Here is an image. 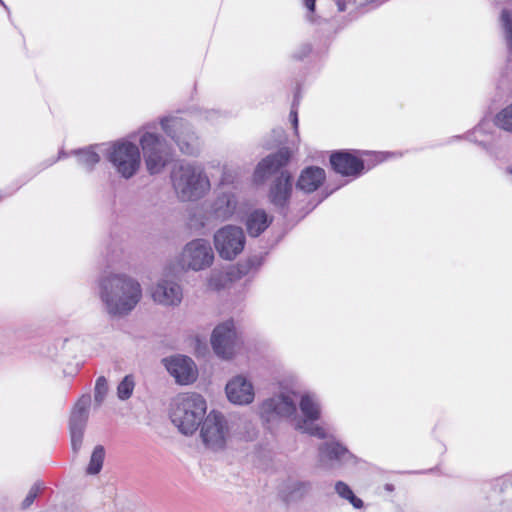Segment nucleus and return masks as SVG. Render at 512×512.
Segmentation results:
<instances>
[{
	"label": "nucleus",
	"mask_w": 512,
	"mask_h": 512,
	"mask_svg": "<svg viewBox=\"0 0 512 512\" xmlns=\"http://www.w3.org/2000/svg\"><path fill=\"white\" fill-rule=\"evenodd\" d=\"M155 123H149L140 130L139 145L144 163L150 175L161 173L173 160L172 148L161 135L153 132Z\"/></svg>",
	"instance_id": "nucleus-4"
},
{
	"label": "nucleus",
	"mask_w": 512,
	"mask_h": 512,
	"mask_svg": "<svg viewBox=\"0 0 512 512\" xmlns=\"http://www.w3.org/2000/svg\"><path fill=\"white\" fill-rule=\"evenodd\" d=\"M501 20L505 32L507 45L510 52L512 53V14L509 13L507 10H503Z\"/></svg>",
	"instance_id": "nucleus-32"
},
{
	"label": "nucleus",
	"mask_w": 512,
	"mask_h": 512,
	"mask_svg": "<svg viewBox=\"0 0 512 512\" xmlns=\"http://www.w3.org/2000/svg\"><path fill=\"white\" fill-rule=\"evenodd\" d=\"M206 409V401L201 395L180 394L173 400L170 418L182 434L192 435L203 420Z\"/></svg>",
	"instance_id": "nucleus-3"
},
{
	"label": "nucleus",
	"mask_w": 512,
	"mask_h": 512,
	"mask_svg": "<svg viewBox=\"0 0 512 512\" xmlns=\"http://www.w3.org/2000/svg\"><path fill=\"white\" fill-rule=\"evenodd\" d=\"M272 217L263 209H256L248 214L246 228L250 236L257 237L263 233L272 223Z\"/></svg>",
	"instance_id": "nucleus-25"
},
{
	"label": "nucleus",
	"mask_w": 512,
	"mask_h": 512,
	"mask_svg": "<svg viewBox=\"0 0 512 512\" xmlns=\"http://www.w3.org/2000/svg\"><path fill=\"white\" fill-rule=\"evenodd\" d=\"M105 458V450L101 445H97L91 455L90 462L87 467V474L96 475L98 474L103 466Z\"/></svg>",
	"instance_id": "nucleus-28"
},
{
	"label": "nucleus",
	"mask_w": 512,
	"mask_h": 512,
	"mask_svg": "<svg viewBox=\"0 0 512 512\" xmlns=\"http://www.w3.org/2000/svg\"><path fill=\"white\" fill-rule=\"evenodd\" d=\"M299 408L303 417L295 416V428L310 436L325 439L327 437L325 429L314 423L321 416V404L318 397L313 393L302 394L299 400Z\"/></svg>",
	"instance_id": "nucleus-7"
},
{
	"label": "nucleus",
	"mask_w": 512,
	"mask_h": 512,
	"mask_svg": "<svg viewBox=\"0 0 512 512\" xmlns=\"http://www.w3.org/2000/svg\"><path fill=\"white\" fill-rule=\"evenodd\" d=\"M160 125L164 133L175 142L183 154L193 156L199 152V137L185 119L178 116H166L160 119Z\"/></svg>",
	"instance_id": "nucleus-5"
},
{
	"label": "nucleus",
	"mask_w": 512,
	"mask_h": 512,
	"mask_svg": "<svg viewBox=\"0 0 512 512\" xmlns=\"http://www.w3.org/2000/svg\"><path fill=\"white\" fill-rule=\"evenodd\" d=\"M330 163L335 172L346 177L357 178L365 170L363 160L345 150L332 153Z\"/></svg>",
	"instance_id": "nucleus-17"
},
{
	"label": "nucleus",
	"mask_w": 512,
	"mask_h": 512,
	"mask_svg": "<svg viewBox=\"0 0 512 512\" xmlns=\"http://www.w3.org/2000/svg\"><path fill=\"white\" fill-rule=\"evenodd\" d=\"M90 395H82L75 403L69 418L71 446L75 453L82 447L85 428L89 418Z\"/></svg>",
	"instance_id": "nucleus-12"
},
{
	"label": "nucleus",
	"mask_w": 512,
	"mask_h": 512,
	"mask_svg": "<svg viewBox=\"0 0 512 512\" xmlns=\"http://www.w3.org/2000/svg\"><path fill=\"white\" fill-rule=\"evenodd\" d=\"M351 459L352 454L339 442L327 441L318 447V466L322 469L339 468Z\"/></svg>",
	"instance_id": "nucleus-14"
},
{
	"label": "nucleus",
	"mask_w": 512,
	"mask_h": 512,
	"mask_svg": "<svg viewBox=\"0 0 512 512\" xmlns=\"http://www.w3.org/2000/svg\"><path fill=\"white\" fill-rule=\"evenodd\" d=\"M289 158L290 154L287 149H281L277 153L267 156L257 165L254 173L255 179L263 181L266 177L285 166Z\"/></svg>",
	"instance_id": "nucleus-21"
},
{
	"label": "nucleus",
	"mask_w": 512,
	"mask_h": 512,
	"mask_svg": "<svg viewBox=\"0 0 512 512\" xmlns=\"http://www.w3.org/2000/svg\"><path fill=\"white\" fill-rule=\"evenodd\" d=\"M100 152L106 155V145H91L83 149L73 150L70 152L77 158V163L87 172H91L95 165L100 161Z\"/></svg>",
	"instance_id": "nucleus-23"
},
{
	"label": "nucleus",
	"mask_w": 512,
	"mask_h": 512,
	"mask_svg": "<svg viewBox=\"0 0 512 512\" xmlns=\"http://www.w3.org/2000/svg\"><path fill=\"white\" fill-rule=\"evenodd\" d=\"M313 488L308 480H289L283 487L282 493L286 501L296 502L308 496Z\"/></svg>",
	"instance_id": "nucleus-24"
},
{
	"label": "nucleus",
	"mask_w": 512,
	"mask_h": 512,
	"mask_svg": "<svg viewBox=\"0 0 512 512\" xmlns=\"http://www.w3.org/2000/svg\"><path fill=\"white\" fill-rule=\"evenodd\" d=\"M135 388V380L132 375H126L117 386V397L125 401L129 399Z\"/></svg>",
	"instance_id": "nucleus-29"
},
{
	"label": "nucleus",
	"mask_w": 512,
	"mask_h": 512,
	"mask_svg": "<svg viewBox=\"0 0 512 512\" xmlns=\"http://www.w3.org/2000/svg\"><path fill=\"white\" fill-rule=\"evenodd\" d=\"M40 491V485L35 483L29 490L27 496L22 502V508L26 509L32 505L35 498L37 497L38 493Z\"/></svg>",
	"instance_id": "nucleus-33"
},
{
	"label": "nucleus",
	"mask_w": 512,
	"mask_h": 512,
	"mask_svg": "<svg viewBox=\"0 0 512 512\" xmlns=\"http://www.w3.org/2000/svg\"><path fill=\"white\" fill-rule=\"evenodd\" d=\"M0 4H1V5H2L6 10H8V7L5 5V3H4L2 0H0Z\"/></svg>",
	"instance_id": "nucleus-41"
},
{
	"label": "nucleus",
	"mask_w": 512,
	"mask_h": 512,
	"mask_svg": "<svg viewBox=\"0 0 512 512\" xmlns=\"http://www.w3.org/2000/svg\"><path fill=\"white\" fill-rule=\"evenodd\" d=\"M335 492L342 499L347 500L355 509H361L364 506L363 501L358 498L352 489L343 481L335 483Z\"/></svg>",
	"instance_id": "nucleus-27"
},
{
	"label": "nucleus",
	"mask_w": 512,
	"mask_h": 512,
	"mask_svg": "<svg viewBox=\"0 0 512 512\" xmlns=\"http://www.w3.org/2000/svg\"><path fill=\"white\" fill-rule=\"evenodd\" d=\"M250 268H251L250 262L239 263L237 265V271H238L239 276L246 275L249 272Z\"/></svg>",
	"instance_id": "nucleus-36"
},
{
	"label": "nucleus",
	"mask_w": 512,
	"mask_h": 512,
	"mask_svg": "<svg viewBox=\"0 0 512 512\" xmlns=\"http://www.w3.org/2000/svg\"><path fill=\"white\" fill-rule=\"evenodd\" d=\"M495 124L503 130L512 132V104L497 114Z\"/></svg>",
	"instance_id": "nucleus-30"
},
{
	"label": "nucleus",
	"mask_w": 512,
	"mask_h": 512,
	"mask_svg": "<svg viewBox=\"0 0 512 512\" xmlns=\"http://www.w3.org/2000/svg\"><path fill=\"white\" fill-rule=\"evenodd\" d=\"M225 391L228 400L236 405H248L255 397L253 384L242 375L233 377L226 384Z\"/></svg>",
	"instance_id": "nucleus-19"
},
{
	"label": "nucleus",
	"mask_w": 512,
	"mask_h": 512,
	"mask_svg": "<svg viewBox=\"0 0 512 512\" xmlns=\"http://www.w3.org/2000/svg\"><path fill=\"white\" fill-rule=\"evenodd\" d=\"M474 141H475V142H479V143H482V142H483V140H479V139H477V138H475V139H474Z\"/></svg>",
	"instance_id": "nucleus-42"
},
{
	"label": "nucleus",
	"mask_w": 512,
	"mask_h": 512,
	"mask_svg": "<svg viewBox=\"0 0 512 512\" xmlns=\"http://www.w3.org/2000/svg\"><path fill=\"white\" fill-rule=\"evenodd\" d=\"M171 182L181 201H197L210 190L211 184L204 169L195 164L184 163L171 171Z\"/></svg>",
	"instance_id": "nucleus-2"
},
{
	"label": "nucleus",
	"mask_w": 512,
	"mask_h": 512,
	"mask_svg": "<svg viewBox=\"0 0 512 512\" xmlns=\"http://www.w3.org/2000/svg\"><path fill=\"white\" fill-rule=\"evenodd\" d=\"M66 156H67V154H66L64 151H61V152L59 153L58 159H62V158H64V157H66Z\"/></svg>",
	"instance_id": "nucleus-40"
},
{
	"label": "nucleus",
	"mask_w": 512,
	"mask_h": 512,
	"mask_svg": "<svg viewBox=\"0 0 512 512\" xmlns=\"http://www.w3.org/2000/svg\"><path fill=\"white\" fill-rule=\"evenodd\" d=\"M108 392V383L104 376L97 378L94 389V400L98 405H101Z\"/></svg>",
	"instance_id": "nucleus-31"
},
{
	"label": "nucleus",
	"mask_w": 512,
	"mask_h": 512,
	"mask_svg": "<svg viewBox=\"0 0 512 512\" xmlns=\"http://www.w3.org/2000/svg\"><path fill=\"white\" fill-rule=\"evenodd\" d=\"M239 172L236 168L224 166L218 190H232L238 192Z\"/></svg>",
	"instance_id": "nucleus-26"
},
{
	"label": "nucleus",
	"mask_w": 512,
	"mask_h": 512,
	"mask_svg": "<svg viewBox=\"0 0 512 512\" xmlns=\"http://www.w3.org/2000/svg\"><path fill=\"white\" fill-rule=\"evenodd\" d=\"M214 252L208 240L197 238L188 242L180 255L179 264L185 270L201 271L213 264Z\"/></svg>",
	"instance_id": "nucleus-9"
},
{
	"label": "nucleus",
	"mask_w": 512,
	"mask_h": 512,
	"mask_svg": "<svg viewBox=\"0 0 512 512\" xmlns=\"http://www.w3.org/2000/svg\"><path fill=\"white\" fill-rule=\"evenodd\" d=\"M214 352L223 359L231 358L238 346V336L232 320L225 321L215 327L211 336Z\"/></svg>",
	"instance_id": "nucleus-13"
},
{
	"label": "nucleus",
	"mask_w": 512,
	"mask_h": 512,
	"mask_svg": "<svg viewBox=\"0 0 512 512\" xmlns=\"http://www.w3.org/2000/svg\"><path fill=\"white\" fill-rule=\"evenodd\" d=\"M202 421L200 437L204 445L213 451L224 449L230 434L226 417L221 412L212 410Z\"/></svg>",
	"instance_id": "nucleus-8"
},
{
	"label": "nucleus",
	"mask_w": 512,
	"mask_h": 512,
	"mask_svg": "<svg viewBox=\"0 0 512 512\" xmlns=\"http://www.w3.org/2000/svg\"><path fill=\"white\" fill-rule=\"evenodd\" d=\"M167 371L179 384H189L197 378V368L187 356L177 355L163 360Z\"/></svg>",
	"instance_id": "nucleus-16"
},
{
	"label": "nucleus",
	"mask_w": 512,
	"mask_h": 512,
	"mask_svg": "<svg viewBox=\"0 0 512 512\" xmlns=\"http://www.w3.org/2000/svg\"><path fill=\"white\" fill-rule=\"evenodd\" d=\"M238 203V192L218 190L217 196L210 206L209 214L216 220L225 221L234 215Z\"/></svg>",
	"instance_id": "nucleus-18"
},
{
	"label": "nucleus",
	"mask_w": 512,
	"mask_h": 512,
	"mask_svg": "<svg viewBox=\"0 0 512 512\" xmlns=\"http://www.w3.org/2000/svg\"><path fill=\"white\" fill-rule=\"evenodd\" d=\"M316 0H303L304 6L310 11L314 12Z\"/></svg>",
	"instance_id": "nucleus-37"
},
{
	"label": "nucleus",
	"mask_w": 512,
	"mask_h": 512,
	"mask_svg": "<svg viewBox=\"0 0 512 512\" xmlns=\"http://www.w3.org/2000/svg\"><path fill=\"white\" fill-rule=\"evenodd\" d=\"M508 172H509L510 174H512V169H509V170H508Z\"/></svg>",
	"instance_id": "nucleus-43"
},
{
	"label": "nucleus",
	"mask_w": 512,
	"mask_h": 512,
	"mask_svg": "<svg viewBox=\"0 0 512 512\" xmlns=\"http://www.w3.org/2000/svg\"><path fill=\"white\" fill-rule=\"evenodd\" d=\"M97 288L103 309L112 318L129 315L142 299V287L138 280L124 273L102 275Z\"/></svg>",
	"instance_id": "nucleus-1"
},
{
	"label": "nucleus",
	"mask_w": 512,
	"mask_h": 512,
	"mask_svg": "<svg viewBox=\"0 0 512 512\" xmlns=\"http://www.w3.org/2000/svg\"><path fill=\"white\" fill-rule=\"evenodd\" d=\"M298 104V99L297 97L295 98L294 102H293V106H292V109H291V112H290V120L292 122V125H293V128L295 130V133H298V114H297V108H296V105Z\"/></svg>",
	"instance_id": "nucleus-34"
},
{
	"label": "nucleus",
	"mask_w": 512,
	"mask_h": 512,
	"mask_svg": "<svg viewBox=\"0 0 512 512\" xmlns=\"http://www.w3.org/2000/svg\"><path fill=\"white\" fill-rule=\"evenodd\" d=\"M336 5L340 12H343L346 10V1L345 0H336Z\"/></svg>",
	"instance_id": "nucleus-38"
},
{
	"label": "nucleus",
	"mask_w": 512,
	"mask_h": 512,
	"mask_svg": "<svg viewBox=\"0 0 512 512\" xmlns=\"http://www.w3.org/2000/svg\"><path fill=\"white\" fill-rule=\"evenodd\" d=\"M294 392H281L265 399L260 407V417L265 422H274L279 419L293 418L297 413V405Z\"/></svg>",
	"instance_id": "nucleus-10"
},
{
	"label": "nucleus",
	"mask_w": 512,
	"mask_h": 512,
	"mask_svg": "<svg viewBox=\"0 0 512 512\" xmlns=\"http://www.w3.org/2000/svg\"><path fill=\"white\" fill-rule=\"evenodd\" d=\"M325 178L326 174L324 169L310 166L301 172L296 186L305 193H312L323 184Z\"/></svg>",
	"instance_id": "nucleus-22"
},
{
	"label": "nucleus",
	"mask_w": 512,
	"mask_h": 512,
	"mask_svg": "<svg viewBox=\"0 0 512 512\" xmlns=\"http://www.w3.org/2000/svg\"><path fill=\"white\" fill-rule=\"evenodd\" d=\"M106 157L125 179L133 177L141 163L139 148L128 141H118L106 146Z\"/></svg>",
	"instance_id": "nucleus-6"
},
{
	"label": "nucleus",
	"mask_w": 512,
	"mask_h": 512,
	"mask_svg": "<svg viewBox=\"0 0 512 512\" xmlns=\"http://www.w3.org/2000/svg\"><path fill=\"white\" fill-rule=\"evenodd\" d=\"M214 246L224 260L235 259L244 249L246 237L243 229L235 225H225L213 237Z\"/></svg>",
	"instance_id": "nucleus-11"
},
{
	"label": "nucleus",
	"mask_w": 512,
	"mask_h": 512,
	"mask_svg": "<svg viewBox=\"0 0 512 512\" xmlns=\"http://www.w3.org/2000/svg\"><path fill=\"white\" fill-rule=\"evenodd\" d=\"M484 125L485 123H480L475 129L474 131L472 132V135H475L477 133H480L484 130Z\"/></svg>",
	"instance_id": "nucleus-39"
},
{
	"label": "nucleus",
	"mask_w": 512,
	"mask_h": 512,
	"mask_svg": "<svg viewBox=\"0 0 512 512\" xmlns=\"http://www.w3.org/2000/svg\"><path fill=\"white\" fill-rule=\"evenodd\" d=\"M311 52V47L309 44H303L298 51H296L293 55L295 59H303Z\"/></svg>",
	"instance_id": "nucleus-35"
},
{
	"label": "nucleus",
	"mask_w": 512,
	"mask_h": 512,
	"mask_svg": "<svg viewBox=\"0 0 512 512\" xmlns=\"http://www.w3.org/2000/svg\"><path fill=\"white\" fill-rule=\"evenodd\" d=\"M292 192V178L287 172H281L272 184L269 192L271 203L278 209L284 210Z\"/></svg>",
	"instance_id": "nucleus-20"
},
{
	"label": "nucleus",
	"mask_w": 512,
	"mask_h": 512,
	"mask_svg": "<svg viewBox=\"0 0 512 512\" xmlns=\"http://www.w3.org/2000/svg\"><path fill=\"white\" fill-rule=\"evenodd\" d=\"M155 303L166 307L179 306L183 299V290L179 283L171 279L159 280L151 289Z\"/></svg>",
	"instance_id": "nucleus-15"
}]
</instances>
